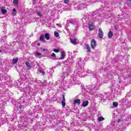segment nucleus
<instances>
[{
    "instance_id": "1",
    "label": "nucleus",
    "mask_w": 131,
    "mask_h": 131,
    "mask_svg": "<svg viewBox=\"0 0 131 131\" xmlns=\"http://www.w3.org/2000/svg\"><path fill=\"white\" fill-rule=\"evenodd\" d=\"M97 46V42H96V40L95 39H93L91 41V47L93 50H95Z\"/></svg>"
},
{
    "instance_id": "2",
    "label": "nucleus",
    "mask_w": 131,
    "mask_h": 131,
    "mask_svg": "<svg viewBox=\"0 0 131 131\" xmlns=\"http://www.w3.org/2000/svg\"><path fill=\"white\" fill-rule=\"evenodd\" d=\"M103 36H104V32H103V31L102 30V28H100L98 29V37L99 38H103Z\"/></svg>"
},
{
    "instance_id": "3",
    "label": "nucleus",
    "mask_w": 131,
    "mask_h": 131,
    "mask_svg": "<svg viewBox=\"0 0 131 131\" xmlns=\"http://www.w3.org/2000/svg\"><path fill=\"white\" fill-rule=\"evenodd\" d=\"M62 100L61 101V103L62 107H65L66 105V103H65V94H63L62 95Z\"/></svg>"
},
{
    "instance_id": "4",
    "label": "nucleus",
    "mask_w": 131,
    "mask_h": 131,
    "mask_svg": "<svg viewBox=\"0 0 131 131\" xmlns=\"http://www.w3.org/2000/svg\"><path fill=\"white\" fill-rule=\"evenodd\" d=\"M89 29L90 31H93L95 29V25L93 24H89Z\"/></svg>"
},
{
    "instance_id": "5",
    "label": "nucleus",
    "mask_w": 131,
    "mask_h": 131,
    "mask_svg": "<svg viewBox=\"0 0 131 131\" xmlns=\"http://www.w3.org/2000/svg\"><path fill=\"white\" fill-rule=\"evenodd\" d=\"M76 40H77V39H76V38H75V39L71 38L70 39V41H71V43H72L73 45H77V41H76Z\"/></svg>"
},
{
    "instance_id": "6",
    "label": "nucleus",
    "mask_w": 131,
    "mask_h": 131,
    "mask_svg": "<svg viewBox=\"0 0 131 131\" xmlns=\"http://www.w3.org/2000/svg\"><path fill=\"white\" fill-rule=\"evenodd\" d=\"M80 105V99H75L74 100L73 104L74 105Z\"/></svg>"
},
{
    "instance_id": "7",
    "label": "nucleus",
    "mask_w": 131,
    "mask_h": 131,
    "mask_svg": "<svg viewBox=\"0 0 131 131\" xmlns=\"http://www.w3.org/2000/svg\"><path fill=\"white\" fill-rule=\"evenodd\" d=\"M40 40L42 42H46V39H45V35L41 34L40 36Z\"/></svg>"
},
{
    "instance_id": "8",
    "label": "nucleus",
    "mask_w": 131,
    "mask_h": 131,
    "mask_svg": "<svg viewBox=\"0 0 131 131\" xmlns=\"http://www.w3.org/2000/svg\"><path fill=\"white\" fill-rule=\"evenodd\" d=\"M85 48H86V49L87 50L86 52L91 53V47H90V45H89L88 44H86Z\"/></svg>"
},
{
    "instance_id": "9",
    "label": "nucleus",
    "mask_w": 131,
    "mask_h": 131,
    "mask_svg": "<svg viewBox=\"0 0 131 131\" xmlns=\"http://www.w3.org/2000/svg\"><path fill=\"white\" fill-rule=\"evenodd\" d=\"M113 36V32H112V31H110L108 33V38H112Z\"/></svg>"
},
{
    "instance_id": "10",
    "label": "nucleus",
    "mask_w": 131,
    "mask_h": 131,
    "mask_svg": "<svg viewBox=\"0 0 131 131\" xmlns=\"http://www.w3.org/2000/svg\"><path fill=\"white\" fill-rule=\"evenodd\" d=\"M88 105H89V101H88V100L83 102L82 103V106L83 107H86V106H88Z\"/></svg>"
},
{
    "instance_id": "11",
    "label": "nucleus",
    "mask_w": 131,
    "mask_h": 131,
    "mask_svg": "<svg viewBox=\"0 0 131 131\" xmlns=\"http://www.w3.org/2000/svg\"><path fill=\"white\" fill-rule=\"evenodd\" d=\"M19 61V58L18 57L16 58H13L12 61L13 64H17V62Z\"/></svg>"
},
{
    "instance_id": "12",
    "label": "nucleus",
    "mask_w": 131,
    "mask_h": 131,
    "mask_svg": "<svg viewBox=\"0 0 131 131\" xmlns=\"http://www.w3.org/2000/svg\"><path fill=\"white\" fill-rule=\"evenodd\" d=\"M61 60H63L65 59V52L64 51L61 52V57L60 58Z\"/></svg>"
},
{
    "instance_id": "13",
    "label": "nucleus",
    "mask_w": 131,
    "mask_h": 131,
    "mask_svg": "<svg viewBox=\"0 0 131 131\" xmlns=\"http://www.w3.org/2000/svg\"><path fill=\"white\" fill-rule=\"evenodd\" d=\"M1 11L2 14H6L7 13V10L5 9V7H2Z\"/></svg>"
},
{
    "instance_id": "14",
    "label": "nucleus",
    "mask_w": 131,
    "mask_h": 131,
    "mask_svg": "<svg viewBox=\"0 0 131 131\" xmlns=\"http://www.w3.org/2000/svg\"><path fill=\"white\" fill-rule=\"evenodd\" d=\"M45 37L47 40H49L50 39V34H49V33H46Z\"/></svg>"
},
{
    "instance_id": "15",
    "label": "nucleus",
    "mask_w": 131,
    "mask_h": 131,
    "mask_svg": "<svg viewBox=\"0 0 131 131\" xmlns=\"http://www.w3.org/2000/svg\"><path fill=\"white\" fill-rule=\"evenodd\" d=\"M12 11H13V12H12V15H13V16H16V14H17V12H16V9H15V8H14V9H13V10H12Z\"/></svg>"
},
{
    "instance_id": "16",
    "label": "nucleus",
    "mask_w": 131,
    "mask_h": 131,
    "mask_svg": "<svg viewBox=\"0 0 131 131\" xmlns=\"http://www.w3.org/2000/svg\"><path fill=\"white\" fill-rule=\"evenodd\" d=\"M103 120H105V118H104V117H99L98 118V121H103Z\"/></svg>"
},
{
    "instance_id": "17",
    "label": "nucleus",
    "mask_w": 131,
    "mask_h": 131,
    "mask_svg": "<svg viewBox=\"0 0 131 131\" xmlns=\"http://www.w3.org/2000/svg\"><path fill=\"white\" fill-rule=\"evenodd\" d=\"M113 106L114 107H115V108H116V107H117V106H118V103H117V102H113Z\"/></svg>"
},
{
    "instance_id": "18",
    "label": "nucleus",
    "mask_w": 131,
    "mask_h": 131,
    "mask_svg": "<svg viewBox=\"0 0 131 131\" xmlns=\"http://www.w3.org/2000/svg\"><path fill=\"white\" fill-rule=\"evenodd\" d=\"M54 35L55 37H59V36H60V35L59 34V32L57 31L54 32Z\"/></svg>"
},
{
    "instance_id": "19",
    "label": "nucleus",
    "mask_w": 131,
    "mask_h": 131,
    "mask_svg": "<svg viewBox=\"0 0 131 131\" xmlns=\"http://www.w3.org/2000/svg\"><path fill=\"white\" fill-rule=\"evenodd\" d=\"M25 64L28 68H31V65L29 62H26Z\"/></svg>"
},
{
    "instance_id": "20",
    "label": "nucleus",
    "mask_w": 131,
    "mask_h": 131,
    "mask_svg": "<svg viewBox=\"0 0 131 131\" xmlns=\"http://www.w3.org/2000/svg\"><path fill=\"white\" fill-rule=\"evenodd\" d=\"M36 13L39 17H42V14H41V12L40 11H37Z\"/></svg>"
},
{
    "instance_id": "21",
    "label": "nucleus",
    "mask_w": 131,
    "mask_h": 131,
    "mask_svg": "<svg viewBox=\"0 0 131 131\" xmlns=\"http://www.w3.org/2000/svg\"><path fill=\"white\" fill-rule=\"evenodd\" d=\"M39 71H40V73H42V74H43V75H45L46 73L43 70H42V69H40Z\"/></svg>"
},
{
    "instance_id": "22",
    "label": "nucleus",
    "mask_w": 131,
    "mask_h": 131,
    "mask_svg": "<svg viewBox=\"0 0 131 131\" xmlns=\"http://www.w3.org/2000/svg\"><path fill=\"white\" fill-rule=\"evenodd\" d=\"M19 0H13V5H18Z\"/></svg>"
},
{
    "instance_id": "23",
    "label": "nucleus",
    "mask_w": 131,
    "mask_h": 131,
    "mask_svg": "<svg viewBox=\"0 0 131 131\" xmlns=\"http://www.w3.org/2000/svg\"><path fill=\"white\" fill-rule=\"evenodd\" d=\"M53 52H54L55 53H59V52H60V50H59V49H54L53 50Z\"/></svg>"
},
{
    "instance_id": "24",
    "label": "nucleus",
    "mask_w": 131,
    "mask_h": 131,
    "mask_svg": "<svg viewBox=\"0 0 131 131\" xmlns=\"http://www.w3.org/2000/svg\"><path fill=\"white\" fill-rule=\"evenodd\" d=\"M51 57H53V58H56V54L55 53H52V54L51 55Z\"/></svg>"
},
{
    "instance_id": "25",
    "label": "nucleus",
    "mask_w": 131,
    "mask_h": 131,
    "mask_svg": "<svg viewBox=\"0 0 131 131\" xmlns=\"http://www.w3.org/2000/svg\"><path fill=\"white\" fill-rule=\"evenodd\" d=\"M69 3V0H64V4H68Z\"/></svg>"
},
{
    "instance_id": "26",
    "label": "nucleus",
    "mask_w": 131,
    "mask_h": 131,
    "mask_svg": "<svg viewBox=\"0 0 131 131\" xmlns=\"http://www.w3.org/2000/svg\"><path fill=\"white\" fill-rule=\"evenodd\" d=\"M36 55H37V56H41V53H40L39 52H36Z\"/></svg>"
},
{
    "instance_id": "27",
    "label": "nucleus",
    "mask_w": 131,
    "mask_h": 131,
    "mask_svg": "<svg viewBox=\"0 0 131 131\" xmlns=\"http://www.w3.org/2000/svg\"><path fill=\"white\" fill-rule=\"evenodd\" d=\"M70 23L71 24H74V21L73 20H70Z\"/></svg>"
},
{
    "instance_id": "28",
    "label": "nucleus",
    "mask_w": 131,
    "mask_h": 131,
    "mask_svg": "<svg viewBox=\"0 0 131 131\" xmlns=\"http://www.w3.org/2000/svg\"><path fill=\"white\" fill-rule=\"evenodd\" d=\"M42 50V51H44L45 52L48 51V49H43Z\"/></svg>"
},
{
    "instance_id": "29",
    "label": "nucleus",
    "mask_w": 131,
    "mask_h": 131,
    "mask_svg": "<svg viewBox=\"0 0 131 131\" xmlns=\"http://www.w3.org/2000/svg\"><path fill=\"white\" fill-rule=\"evenodd\" d=\"M114 28H115V30H117V27H116V26H114Z\"/></svg>"
},
{
    "instance_id": "30",
    "label": "nucleus",
    "mask_w": 131,
    "mask_h": 131,
    "mask_svg": "<svg viewBox=\"0 0 131 131\" xmlns=\"http://www.w3.org/2000/svg\"><path fill=\"white\" fill-rule=\"evenodd\" d=\"M120 121H121V120H120V119H119L118 120V123H119V122H120Z\"/></svg>"
},
{
    "instance_id": "31",
    "label": "nucleus",
    "mask_w": 131,
    "mask_h": 131,
    "mask_svg": "<svg viewBox=\"0 0 131 131\" xmlns=\"http://www.w3.org/2000/svg\"><path fill=\"white\" fill-rule=\"evenodd\" d=\"M57 26H59V27H61V26H60V24H56Z\"/></svg>"
},
{
    "instance_id": "32",
    "label": "nucleus",
    "mask_w": 131,
    "mask_h": 131,
    "mask_svg": "<svg viewBox=\"0 0 131 131\" xmlns=\"http://www.w3.org/2000/svg\"><path fill=\"white\" fill-rule=\"evenodd\" d=\"M37 46H40V43H38Z\"/></svg>"
},
{
    "instance_id": "33",
    "label": "nucleus",
    "mask_w": 131,
    "mask_h": 131,
    "mask_svg": "<svg viewBox=\"0 0 131 131\" xmlns=\"http://www.w3.org/2000/svg\"><path fill=\"white\" fill-rule=\"evenodd\" d=\"M128 2H129V4H131V0H128Z\"/></svg>"
},
{
    "instance_id": "34",
    "label": "nucleus",
    "mask_w": 131,
    "mask_h": 131,
    "mask_svg": "<svg viewBox=\"0 0 131 131\" xmlns=\"http://www.w3.org/2000/svg\"><path fill=\"white\" fill-rule=\"evenodd\" d=\"M0 53H2V50H0Z\"/></svg>"
},
{
    "instance_id": "35",
    "label": "nucleus",
    "mask_w": 131,
    "mask_h": 131,
    "mask_svg": "<svg viewBox=\"0 0 131 131\" xmlns=\"http://www.w3.org/2000/svg\"><path fill=\"white\" fill-rule=\"evenodd\" d=\"M33 1H36V0H33Z\"/></svg>"
}]
</instances>
